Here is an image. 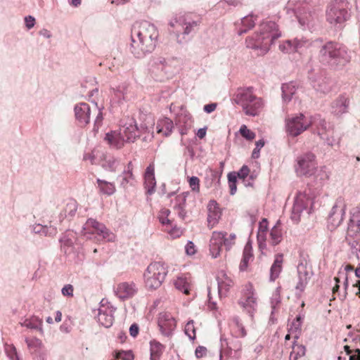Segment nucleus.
Masks as SVG:
<instances>
[{
	"mask_svg": "<svg viewBox=\"0 0 360 360\" xmlns=\"http://www.w3.org/2000/svg\"><path fill=\"white\" fill-rule=\"evenodd\" d=\"M217 205V203L214 200H211L208 205L209 214L207 221L209 225L212 224V227L217 223L221 217V212Z\"/></svg>",
	"mask_w": 360,
	"mask_h": 360,
	"instance_id": "2f4dec72",
	"label": "nucleus"
},
{
	"mask_svg": "<svg viewBox=\"0 0 360 360\" xmlns=\"http://www.w3.org/2000/svg\"><path fill=\"white\" fill-rule=\"evenodd\" d=\"M252 88L238 91L236 95L235 102L243 108L245 115L257 116L264 108L262 98L253 94Z\"/></svg>",
	"mask_w": 360,
	"mask_h": 360,
	"instance_id": "39448f33",
	"label": "nucleus"
},
{
	"mask_svg": "<svg viewBox=\"0 0 360 360\" xmlns=\"http://www.w3.org/2000/svg\"><path fill=\"white\" fill-rule=\"evenodd\" d=\"M266 230H267V220L266 219H263L262 221L259 223L258 233H262V236H265V233H266Z\"/></svg>",
	"mask_w": 360,
	"mask_h": 360,
	"instance_id": "69168bd1",
	"label": "nucleus"
},
{
	"mask_svg": "<svg viewBox=\"0 0 360 360\" xmlns=\"http://www.w3.org/2000/svg\"><path fill=\"white\" fill-rule=\"evenodd\" d=\"M138 288L134 282H122L114 288L115 295L121 300L133 297L137 292Z\"/></svg>",
	"mask_w": 360,
	"mask_h": 360,
	"instance_id": "4468645a",
	"label": "nucleus"
},
{
	"mask_svg": "<svg viewBox=\"0 0 360 360\" xmlns=\"http://www.w3.org/2000/svg\"><path fill=\"white\" fill-rule=\"evenodd\" d=\"M323 139L325 140L327 144L330 146H338L340 143V139L334 137V131L333 129H330V133H327L326 135H325V139Z\"/></svg>",
	"mask_w": 360,
	"mask_h": 360,
	"instance_id": "603ef678",
	"label": "nucleus"
},
{
	"mask_svg": "<svg viewBox=\"0 0 360 360\" xmlns=\"http://www.w3.org/2000/svg\"><path fill=\"white\" fill-rule=\"evenodd\" d=\"M250 169L248 166L243 165L237 173L238 177L241 179H245L249 174Z\"/></svg>",
	"mask_w": 360,
	"mask_h": 360,
	"instance_id": "680f3d73",
	"label": "nucleus"
},
{
	"mask_svg": "<svg viewBox=\"0 0 360 360\" xmlns=\"http://www.w3.org/2000/svg\"><path fill=\"white\" fill-rule=\"evenodd\" d=\"M115 309L111 305L101 304L98 309L97 319L99 323L105 328L112 325Z\"/></svg>",
	"mask_w": 360,
	"mask_h": 360,
	"instance_id": "f3484780",
	"label": "nucleus"
},
{
	"mask_svg": "<svg viewBox=\"0 0 360 360\" xmlns=\"http://www.w3.org/2000/svg\"><path fill=\"white\" fill-rule=\"evenodd\" d=\"M298 281L295 285L297 290L300 292H303L305 289L309 280L310 279L309 271L305 264L300 263L297 266Z\"/></svg>",
	"mask_w": 360,
	"mask_h": 360,
	"instance_id": "b1692460",
	"label": "nucleus"
},
{
	"mask_svg": "<svg viewBox=\"0 0 360 360\" xmlns=\"http://www.w3.org/2000/svg\"><path fill=\"white\" fill-rule=\"evenodd\" d=\"M312 118V125L317 129V133L321 139H325V135L330 132V127L325 120L322 119L319 115L311 117Z\"/></svg>",
	"mask_w": 360,
	"mask_h": 360,
	"instance_id": "cd10ccee",
	"label": "nucleus"
},
{
	"mask_svg": "<svg viewBox=\"0 0 360 360\" xmlns=\"http://www.w3.org/2000/svg\"><path fill=\"white\" fill-rule=\"evenodd\" d=\"M53 221H50V224H51ZM33 231L36 233H41L45 236H53L56 233V228L50 224L49 226L47 225H41V224H36L33 227Z\"/></svg>",
	"mask_w": 360,
	"mask_h": 360,
	"instance_id": "58836bf2",
	"label": "nucleus"
},
{
	"mask_svg": "<svg viewBox=\"0 0 360 360\" xmlns=\"http://www.w3.org/2000/svg\"><path fill=\"white\" fill-rule=\"evenodd\" d=\"M283 98L285 101L291 100L296 92V86L293 82L283 84L281 87Z\"/></svg>",
	"mask_w": 360,
	"mask_h": 360,
	"instance_id": "ea45409f",
	"label": "nucleus"
},
{
	"mask_svg": "<svg viewBox=\"0 0 360 360\" xmlns=\"http://www.w3.org/2000/svg\"><path fill=\"white\" fill-rule=\"evenodd\" d=\"M256 17H255L253 15H250L244 17L242 20V25L243 27H246L247 29H245L243 30H241L240 32V34H241L243 32H246L248 29H250L255 26V21Z\"/></svg>",
	"mask_w": 360,
	"mask_h": 360,
	"instance_id": "3c124183",
	"label": "nucleus"
},
{
	"mask_svg": "<svg viewBox=\"0 0 360 360\" xmlns=\"http://www.w3.org/2000/svg\"><path fill=\"white\" fill-rule=\"evenodd\" d=\"M5 352L11 360H19L16 349L13 345H6Z\"/></svg>",
	"mask_w": 360,
	"mask_h": 360,
	"instance_id": "5fc2aeb1",
	"label": "nucleus"
},
{
	"mask_svg": "<svg viewBox=\"0 0 360 360\" xmlns=\"http://www.w3.org/2000/svg\"><path fill=\"white\" fill-rule=\"evenodd\" d=\"M122 165L120 161L114 157H108L105 158L102 164V167L105 169L112 172H117Z\"/></svg>",
	"mask_w": 360,
	"mask_h": 360,
	"instance_id": "4c0bfd02",
	"label": "nucleus"
},
{
	"mask_svg": "<svg viewBox=\"0 0 360 360\" xmlns=\"http://www.w3.org/2000/svg\"><path fill=\"white\" fill-rule=\"evenodd\" d=\"M240 133L243 137L248 141L253 140L256 136L255 133L248 129L245 125L240 127Z\"/></svg>",
	"mask_w": 360,
	"mask_h": 360,
	"instance_id": "864d4df0",
	"label": "nucleus"
},
{
	"mask_svg": "<svg viewBox=\"0 0 360 360\" xmlns=\"http://www.w3.org/2000/svg\"><path fill=\"white\" fill-rule=\"evenodd\" d=\"M97 183L99 190L102 193L110 195L115 193V187L112 183L100 179H97Z\"/></svg>",
	"mask_w": 360,
	"mask_h": 360,
	"instance_id": "a19ab883",
	"label": "nucleus"
},
{
	"mask_svg": "<svg viewBox=\"0 0 360 360\" xmlns=\"http://www.w3.org/2000/svg\"><path fill=\"white\" fill-rule=\"evenodd\" d=\"M281 37L278 25L272 21L262 22L259 25V32L246 39L248 48L260 49L261 53H266L274 41Z\"/></svg>",
	"mask_w": 360,
	"mask_h": 360,
	"instance_id": "f03ea898",
	"label": "nucleus"
},
{
	"mask_svg": "<svg viewBox=\"0 0 360 360\" xmlns=\"http://www.w3.org/2000/svg\"><path fill=\"white\" fill-rule=\"evenodd\" d=\"M349 13L345 1H334L330 4L326 11L328 22L335 25H342L349 18Z\"/></svg>",
	"mask_w": 360,
	"mask_h": 360,
	"instance_id": "9b49d317",
	"label": "nucleus"
},
{
	"mask_svg": "<svg viewBox=\"0 0 360 360\" xmlns=\"http://www.w3.org/2000/svg\"><path fill=\"white\" fill-rule=\"evenodd\" d=\"M252 258V248L249 244H246L243 250V259L240 264V271L246 270L249 261Z\"/></svg>",
	"mask_w": 360,
	"mask_h": 360,
	"instance_id": "79ce46f5",
	"label": "nucleus"
},
{
	"mask_svg": "<svg viewBox=\"0 0 360 360\" xmlns=\"http://www.w3.org/2000/svg\"><path fill=\"white\" fill-rule=\"evenodd\" d=\"M186 252L189 255H193L195 253V249L194 244L189 241L186 245Z\"/></svg>",
	"mask_w": 360,
	"mask_h": 360,
	"instance_id": "774afa93",
	"label": "nucleus"
},
{
	"mask_svg": "<svg viewBox=\"0 0 360 360\" xmlns=\"http://www.w3.org/2000/svg\"><path fill=\"white\" fill-rule=\"evenodd\" d=\"M306 348L302 345L295 344L294 342L292 350L290 354L289 360H297L305 355Z\"/></svg>",
	"mask_w": 360,
	"mask_h": 360,
	"instance_id": "37998d69",
	"label": "nucleus"
},
{
	"mask_svg": "<svg viewBox=\"0 0 360 360\" xmlns=\"http://www.w3.org/2000/svg\"><path fill=\"white\" fill-rule=\"evenodd\" d=\"M158 326L162 335L169 336L176 328V321L169 313L162 312L159 314Z\"/></svg>",
	"mask_w": 360,
	"mask_h": 360,
	"instance_id": "dca6fc26",
	"label": "nucleus"
},
{
	"mask_svg": "<svg viewBox=\"0 0 360 360\" xmlns=\"http://www.w3.org/2000/svg\"><path fill=\"white\" fill-rule=\"evenodd\" d=\"M316 167L315 155L313 153H306L297 159L295 171L298 176H311Z\"/></svg>",
	"mask_w": 360,
	"mask_h": 360,
	"instance_id": "f8f14e48",
	"label": "nucleus"
},
{
	"mask_svg": "<svg viewBox=\"0 0 360 360\" xmlns=\"http://www.w3.org/2000/svg\"><path fill=\"white\" fill-rule=\"evenodd\" d=\"M236 236L235 233H231L227 236V233L221 231H214L210 240V252L213 258H217L221 250L224 245L226 250H229L235 245Z\"/></svg>",
	"mask_w": 360,
	"mask_h": 360,
	"instance_id": "1a4fd4ad",
	"label": "nucleus"
},
{
	"mask_svg": "<svg viewBox=\"0 0 360 360\" xmlns=\"http://www.w3.org/2000/svg\"><path fill=\"white\" fill-rule=\"evenodd\" d=\"M170 214V210L166 208H163L160 210L159 214V220L162 224H168L170 223V220L168 219V216Z\"/></svg>",
	"mask_w": 360,
	"mask_h": 360,
	"instance_id": "4d7b16f0",
	"label": "nucleus"
},
{
	"mask_svg": "<svg viewBox=\"0 0 360 360\" xmlns=\"http://www.w3.org/2000/svg\"><path fill=\"white\" fill-rule=\"evenodd\" d=\"M318 59L323 65L335 69L345 65L349 60V56L344 46L328 41L320 48Z\"/></svg>",
	"mask_w": 360,
	"mask_h": 360,
	"instance_id": "7ed1b4c3",
	"label": "nucleus"
},
{
	"mask_svg": "<svg viewBox=\"0 0 360 360\" xmlns=\"http://www.w3.org/2000/svg\"><path fill=\"white\" fill-rule=\"evenodd\" d=\"M187 193H184L176 197V205L174 209L177 210L179 217L184 219L186 217V212L184 210V205L186 204Z\"/></svg>",
	"mask_w": 360,
	"mask_h": 360,
	"instance_id": "e433bc0d",
	"label": "nucleus"
},
{
	"mask_svg": "<svg viewBox=\"0 0 360 360\" xmlns=\"http://www.w3.org/2000/svg\"><path fill=\"white\" fill-rule=\"evenodd\" d=\"M158 31L148 21L136 22L131 29V52L136 58L151 53L156 46Z\"/></svg>",
	"mask_w": 360,
	"mask_h": 360,
	"instance_id": "f257e3e1",
	"label": "nucleus"
},
{
	"mask_svg": "<svg viewBox=\"0 0 360 360\" xmlns=\"http://www.w3.org/2000/svg\"><path fill=\"white\" fill-rule=\"evenodd\" d=\"M115 358L122 360H132L134 356L131 351H120L116 352Z\"/></svg>",
	"mask_w": 360,
	"mask_h": 360,
	"instance_id": "13d9d810",
	"label": "nucleus"
},
{
	"mask_svg": "<svg viewBox=\"0 0 360 360\" xmlns=\"http://www.w3.org/2000/svg\"><path fill=\"white\" fill-rule=\"evenodd\" d=\"M286 9L292 11L303 29L312 27L318 17L317 9L307 0H290Z\"/></svg>",
	"mask_w": 360,
	"mask_h": 360,
	"instance_id": "20e7f679",
	"label": "nucleus"
},
{
	"mask_svg": "<svg viewBox=\"0 0 360 360\" xmlns=\"http://www.w3.org/2000/svg\"><path fill=\"white\" fill-rule=\"evenodd\" d=\"M93 111L97 114L96 118L95 120V125L99 126L103 120V114L101 109L97 106L96 103L94 104Z\"/></svg>",
	"mask_w": 360,
	"mask_h": 360,
	"instance_id": "052dcab7",
	"label": "nucleus"
},
{
	"mask_svg": "<svg viewBox=\"0 0 360 360\" xmlns=\"http://www.w3.org/2000/svg\"><path fill=\"white\" fill-rule=\"evenodd\" d=\"M218 294L220 297H226L233 282L224 272H220L217 277Z\"/></svg>",
	"mask_w": 360,
	"mask_h": 360,
	"instance_id": "4be33fe9",
	"label": "nucleus"
},
{
	"mask_svg": "<svg viewBox=\"0 0 360 360\" xmlns=\"http://www.w3.org/2000/svg\"><path fill=\"white\" fill-rule=\"evenodd\" d=\"M239 304L247 311L250 313L251 310L255 309L257 304L256 298L254 297V293L252 291V287H249L248 292L245 293V296L240 299Z\"/></svg>",
	"mask_w": 360,
	"mask_h": 360,
	"instance_id": "c85d7f7f",
	"label": "nucleus"
},
{
	"mask_svg": "<svg viewBox=\"0 0 360 360\" xmlns=\"http://www.w3.org/2000/svg\"><path fill=\"white\" fill-rule=\"evenodd\" d=\"M77 202L73 199H70L59 215V222H62L66 217L72 218L75 215L77 210Z\"/></svg>",
	"mask_w": 360,
	"mask_h": 360,
	"instance_id": "c756f323",
	"label": "nucleus"
},
{
	"mask_svg": "<svg viewBox=\"0 0 360 360\" xmlns=\"http://www.w3.org/2000/svg\"><path fill=\"white\" fill-rule=\"evenodd\" d=\"M173 127V122L167 117L158 120L156 126L157 132L162 133L165 136L170 135Z\"/></svg>",
	"mask_w": 360,
	"mask_h": 360,
	"instance_id": "7c9ffc66",
	"label": "nucleus"
},
{
	"mask_svg": "<svg viewBox=\"0 0 360 360\" xmlns=\"http://www.w3.org/2000/svg\"><path fill=\"white\" fill-rule=\"evenodd\" d=\"M144 184L147 188V193L152 194L156 186V181L155 178V168L153 164H150L145 172L144 174Z\"/></svg>",
	"mask_w": 360,
	"mask_h": 360,
	"instance_id": "bb28decb",
	"label": "nucleus"
},
{
	"mask_svg": "<svg viewBox=\"0 0 360 360\" xmlns=\"http://www.w3.org/2000/svg\"><path fill=\"white\" fill-rule=\"evenodd\" d=\"M264 146V140H259L258 141L256 142V147L253 150V152H252V157L253 158H257L258 157V155L257 153H259L260 149Z\"/></svg>",
	"mask_w": 360,
	"mask_h": 360,
	"instance_id": "0e129e2a",
	"label": "nucleus"
},
{
	"mask_svg": "<svg viewBox=\"0 0 360 360\" xmlns=\"http://www.w3.org/2000/svg\"><path fill=\"white\" fill-rule=\"evenodd\" d=\"M311 204V200L304 193L297 195L292 208L291 219L297 223L300 219L302 212Z\"/></svg>",
	"mask_w": 360,
	"mask_h": 360,
	"instance_id": "2eb2a0df",
	"label": "nucleus"
},
{
	"mask_svg": "<svg viewBox=\"0 0 360 360\" xmlns=\"http://www.w3.org/2000/svg\"><path fill=\"white\" fill-rule=\"evenodd\" d=\"M43 321L41 319L37 316H32L30 319H25L21 323L22 326H25L27 328L35 329L39 331L40 334H44V330L42 328Z\"/></svg>",
	"mask_w": 360,
	"mask_h": 360,
	"instance_id": "72a5a7b5",
	"label": "nucleus"
},
{
	"mask_svg": "<svg viewBox=\"0 0 360 360\" xmlns=\"http://www.w3.org/2000/svg\"><path fill=\"white\" fill-rule=\"evenodd\" d=\"M177 122L182 128L181 129V134H187V131L191 128L193 124L191 116L186 113L180 114L178 116Z\"/></svg>",
	"mask_w": 360,
	"mask_h": 360,
	"instance_id": "c9c22d12",
	"label": "nucleus"
},
{
	"mask_svg": "<svg viewBox=\"0 0 360 360\" xmlns=\"http://www.w3.org/2000/svg\"><path fill=\"white\" fill-rule=\"evenodd\" d=\"M283 254H278L275 257L274 264H272L270 270V278L271 281L276 279L282 270V264L283 262Z\"/></svg>",
	"mask_w": 360,
	"mask_h": 360,
	"instance_id": "473e14b6",
	"label": "nucleus"
},
{
	"mask_svg": "<svg viewBox=\"0 0 360 360\" xmlns=\"http://www.w3.org/2000/svg\"><path fill=\"white\" fill-rule=\"evenodd\" d=\"M91 112V110L90 106L86 103H79L75 107L76 120H77L79 124L82 127H84L89 124Z\"/></svg>",
	"mask_w": 360,
	"mask_h": 360,
	"instance_id": "aec40b11",
	"label": "nucleus"
},
{
	"mask_svg": "<svg viewBox=\"0 0 360 360\" xmlns=\"http://www.w3.org/2000/svg\"><path fill=\"white\" fill-rule=\"evenodd\" d=\"M176 60L173 58H165L161 56H153L149 64L150 74L159 81L172 77L174 74Z\"/></svg>",
	"mask_w": 360,
	"mask_h": 360,
	"instance_id": "423d86ee",
	"label": "nucleus"
},
{
	"mask_svg": "<svg viewBox=\"0 0 360 360\" xmlns=\"http://www.w3.org/2000/svg\"><path fill=\"white\" fill-rule=\"evenodd\" d=\"M311 85L318 92L326 94L331 89V82L329 79L321 75L311 77Z\"/></svg>",
	"mask_w": 360,
	"mask_h": 360,
	"instance_id": "412c9836",
	"label": "nucleus"
},
{
	"mask_svg": "<svg viewBox=\"0 0 360 360\" xmlns=\"http://www.w3.org/2000/svg\"><path fill=\"white\" fill-rule=\"evenodd\" d=\"M61 291H62V294L64 296L72 297L73 296L74 288H73V286L72 285L68 284V285H65L62 288Z\"/></svg>",
	"mask_w": 360,
	"mask_h": 360,
	"instance_id": "e2e57ef3",
	"label": "nucleus"
},
{
	"mask_svg": "<svg viewBox=\"0 0 360 360\" xmlns=\"http://www.w3.org/2000/svg\"><path fill=\"white\" fill-rule=\"evenodd\" d=\"M132 170L133 165L131 162H129L127 166V168L123 171L122 180L121 181V185L123 187H126L128 184H132L131 181L134 180Z\"/></svg>",
	"mask_w": 360,
	"mask_h": 360,
	"instance_id": "c03bdc74",
	"label": "nucleus"
},
{
	"mask_svg": "<svg viewBox=\"0 0 360 360\" xmlns=\"http://www.w3.org/2000/svg\"><path fill=\"white\" fill-rule=\"evenodd\" d=\"M87 227H92L95 232L106 241H113L115 235L106 226L94 219H89L86 223Z\"/></svg>",
	"mask_w": 360,
	"mask_h": 360,
	"instance_id": "a211bd4d",
	"label": "nucleus"
},
{
	"mask_svg": "<svg viewBox=\"0 0 360 360\" xmlns=\"http://www.w3.org/2000/svg\"><path fill=\"white\" fill-rule=\"evenodd\" d=\"M105 140L108 141V144L116 149L122 148L126 141L123 134L119 130V131H112L105 134Z\"/></svg>",
	"mask_w": 360,
	"mask_h": 360,
	"instance_id": "a878e982",
	"label": "nucleus"
},
{
	"mask_svg": "<svg viewBox=\"0 0 360 360\" xmlns=\"http://www.w3.org/2000/svg\"><path fill=\"white\" fill-rule=\"evenodd\" d=\"M353 226L357 227L356 231H360V205L353 210L349 219V228Z\"/></svg>",
	"mask_w": 360,
	"mask_h": 360,
	"instance_id": "09e8293b",
	"label": "nucleus"
},
{
	"mask_svg": "<svg viewBox=\"0 0 360 360\" xmlns=\"http://www.w3.org/2000/svg\"><path fill=\"white\" fill-rule=\"evenodd\" d=\"M283 238V231L281 228L280 221H277L270 232V243L275 246L281 243Z\"/></svg>",
	"mask_w": 360,
	"mask_h": 360,
	"instance_id": "f704fd0d",
	"label": "nucleus"
},
{
	"mask_svg": "<svg viewBox=\"0 0 360 360\" xmlns=\"http://www.w3.org/2000/svg\"><path fill=\"white\" fill-rule=\"evenodd\" d=\"M138 130L136 121L131 117L128 118L127 122L120 128V131L128 142H134L136 140L139 136Z\"/></svg>",
	"mask_w": 360,
	"mask_h": 360,
	"instance_id": "6ab92c4d",
	"label": "nucleus"
},
{
	"mask_svg": "<svg viewBox=\"0 0 360 360\" xmlns=\"http://www.w3.org/2000/svg\"><path fill=\"white\" fill-rule=\"evenodd\" d=\"M174 285L177 290L185 295H189L193 288L192 278L189 274H181L174 281Z\"/></svg>",
	"mask_w": 360,
	"mask_h": 360,
	"instance_id": "393cba45",
	"label": "nucleus"
},
{
	"mask_svg": "<svg viewBox=\"0 0 360 360\" xmlns=\"http://www.w3.org/2000/svg\"><path fill=\"white\" fill-rule=\"evenodd\" d=\"M301 316H298L297 318L292 322L290 326L288 329V331L291 333H295V339L297 340L299 338V333L301 330Z\"/></svg>",
	"mask_w": 360,
	"mask_h": 360,
	"instance_id": "8fccbe9b",
	"label": "nucleus"
},
{
	"mask_svg": "<svg viewBox=\"0 0 360 360\" xmlns=\"http://www.w3.org/2000/svg\"><path fill=\"white\" fill-rule=\"evenodd\" d=\"M25 342L27 343L28 348L36 353L39 352L44 347L42 341L37 338H25Z\"/></svg>",
	"mask_w": 360,
	"mask_h": 360,
	"instance_id": "49530a36",
	"label": "nucleus"
},
{
	"mask_svg": "<svg viewBox=\"0 0 360 360\" xmlns=\"http://www.w3.org/2000/svg\"><path fill=\"white\" fill-rule=\"evenodd\" d=\"M349 105V99L345 95L338 97L331 104L332 113L341 115L347 112Z\"/></svg>",
	"mask_w": 360,
	"mask_h": 360,
	"instance_id": "5701e85b",
	"label": "nucleus"
},
{
	"mask_svg": "<svg viewBox=\"0 0 360 360\" xmlns=\"http://www.w3.org/2000/svg\"><path fill=\"white\" fill-rule=\"evenodd\" d=\"M189 186L193 191L199 192L200 187H199V183L200 180L196 176H192L188 180Z\"/></svg>",
	"mask_w": 360,
	"mask_h": 360,
	"instance_id": "bf43d9fd",
	"label": "nucleus"
},
{
	"mask_svg": "<svg viewBox=\"0 0 360 360\" xmlns=\"http://www.w3.org/2000/svg\"><path fill=\"white\" fill-rule=\"evenodd\" d=\"M279 49L283 53H291L299 51V42L292 44V40H286L279 45Z\"/></svg>",
	"mask_w": 360,
	"mask_h": 360,
	"instance_id": "de8ad7c7",
	"label": "nucleus"
},
{
	"mask_svg": "<svg viewBox=\"0 0 360 360\" xmlns=\"http://www.w3.org/2000/svg\"><path fill=\"white\" fill-rule=\"evenodd\" d=\"M312 118L303 114L288 117L285 120L287 132L292 136H297L312 125Z\"/></svg>",
	"mask_w": 360,
	"mask_h": 360,
	"instance_id": "9d476101",
	"label": "nucleus"
},
{
	"mask_svg": "<svg viewBox=\"0 0 360 360\" xmlns=\"http://www.w3.org/2000/svg\"><path fill=\"white\" fill-rule=\"evenodd\" d=\"M164 346L156 341L150 342V360H159Z\"/></svg>",
	"mask_w": 360,
	"mask_h": 360,
	"instance_id": "a18cd8bd",
	"label": "nucleus"
},
{
	"mask_svg": "<svg viewBox=\"0 0 360 360\" xmlns=\"http://www.w3.org/2000/svg\"><path fill=\"white\" fill-rule=\"evenodd\" d=\"M200 22L195 20L190 14H184L176 15L169 22V26L172 28V32L175 33L179 43H182L185 37L193 32L195 27L199 25Z\"/></svg>",
	"mask_w": 360,
	"mask_h": 360,
	"instance_id": "0eeeda50",
	"label": "nucleus"
},
{
	"mask_svg": "<svg viewBox=\"0 0 360 360\" xmlns=\"http://www.w3.org/2000/svg\"><path fill=\"white\" fill-rule=\"evenodd\" d=\"M345 210L346 203L344 198L341 197L337 198L328 219V224L333 229H335L341 224L344 219Z\"/></svg>",
	"mask_w": 360,
	"mask_h": 360,
	"instance_id": "ddd939ff",
	"label": "nucleus"
},
{
	"mask_svg": "<svg viewBox=\"0 0 360 360\" xmlns=\"http://www.w3.org/2000/svg\"><path fill=\"white\" fill-rule=\"evenodd\" d=\"M25 25L27 29H31L34 26L35 19L31 15H28L25 18Z\"/></svg>",
	"mask_w": 360,
	"mask_h": 360,
	"instance_id": "338daca9",
	"label": "nucleus"
},
{
	"mask_svg": "<svg viewBox=\"0 0 360 360\" xmlns=\"http://www.w3.org/2000/svg\"><path fill=\"white\" fill-rule=\"evenodd\" d=\"M167 274L165 264L156 262L150 264L144 273L145 284L149 289L158 288Z\"/></svg>",
	"mask_w": 360,
	"mask_h": 360,
	"instance_id": "6e6552de",
	"label": "nucleus"
},
{
	"mask_svg": "<svg viewBox=\"0 0 360 360\" xmlns=\"http://www.w3.org/2000/svg\"><path fill=\"white\" fill-rule=\"evenodd\" d=\"M185 333L191 340L195 338V328L194 327L193 321H188L185 326Z\"/></svg>",
	"mask_w": 360,
	"mask_h": 360,
	"instance_id": "6e6d98bb",
	"label": "nucleus"
}]
</instances>
